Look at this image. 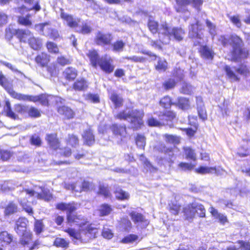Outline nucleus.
<instances>
[{"instance_id":"nucleus-1","label":"nucleus","mask_w":250,"mask_h":250,"mask_svg":"<svg viewBox=\"0 0 250 250\" xmlns=\"http://www.w3.org/2000/svg\"><path fill=\"white\" fill-rule=\"evenodd\" d=\"M218 42L223 46H227L229 44L231 45L232 49L230 53L232 62H236L241 59H247L250 56L249 50L243 47V39L236 34H231L228 38L225 35H221L218 39Z\"/></svg>"},{"instance_id":"nucleus-2","label":"nucleus","mask_w":250,"mask_h":250,"mask_svg":"<svg viewBox=\"0 0 250 250\" xmlns=\"http://www.w3.org/2000/svg\"><path fill=\"white\" fill-rule=\"evenodd\" d=\"M91 66L96 68L99 66L101 69L106 74L111 73L115 68L113 64V60L110 57H107L106 55L100 58L98 51L95 49L89 50L86 53Z\"/></svg>"},{"instance_id":"nucleus-3","label":"nucleus","mask_w":250,"mask_h":250,"mask_svg":"<svg viewBox=\"0 0 250 250\" xmlns=\"http://www.w3.org/2000/svg\"><path fill=\"white\" fill-rule=\"evenodd\" d=\"M49 147L54 151L59 150V154L62 158H69L72 156L73 151L68 146H62L61 142L56 132L48 133L45 137Z\"/></svg>"},{"instance_id":"nucleus-4","label":"nucleus","mask_w":250,"mask_h":250,"mask_svg":"<svg viewBox=\"0 0 250 250\" xmlns=\"http://www.w3.org/2000/svg\"><path fill=\"white\" fill-rule=\"evenodd\" d=\"M223 69L226 76L231 82H239L240 80L239 75L247 77L250 73L249 67L244 63L239 64L237 67H231L229 65H226Z\"/></svg>"},{"instance_id":"nucleus-5","label":"nucleus","mask_w":250,"mask_h":250,"mask_svg":"<svg viewBox=\"0 0 250 250\" xmlns=\"http://www.w3.org/2000/svg\"><path fill=\"white\" fill-rule=\"evenodd\" d=\"M158 119L153 117L149 118L146 121L148 126H160L168 122H172L176 118V113L172 110H166L160 112L158 114Z\"/></svg>"},{"instance_id":"nucleus-6","label":"nucleus","mask_w":250,"mask_h":250,"mask_svg":"<svg viewBox=\"0 0 250 250\" xmlns=\"http://www.w3.org/2000/svg\"><path fill=\"white\" fill-rule=\"evenodd\" d=\"M27 106L21 104H15L14 105V111L11 108L10 102L6 101L3 112L6 117L16 120L19 119L18 114L26 115Z\"/></svg>"},{"instance_id":"nucleus-7","label":"nucleus","mask_w":250,"mask_h":250,"mask_svg":"<svg viewBox=\"0 0 250 250\" xmlns=\"http://www.w3.org/2000/svg\"><path fill=\"white\" fill-rule=\"evenodd\" d=\"M183 71L180 68H176L173 71L171 77L166 80L162 83L163 88L166 91L174 89L178 81H183L184 79Z\"/></svg>"},{"instance_id":"nucleus-8","label":"nucleus","mask_w":250,"mask_h":250,"mask_svg":"<svg viewBox=\"0 0 250 250\" xmlns=\"http://www.w3.org/2000/svg\"><path fill=\"white\" fill-rule=\"evenodd\" d=\"M77 208V204L74 202H60L56 205L57 209L66 211V219H78V217L76 214Z\"/></svg>"},{"instance_id":"nucleus-9","label":"nucleus","mask_w":250,"mask_h":250,"mask_svg":"<svg viewBox=\"0 0 250 250\" xmlns=\"http://www.w3.org/2000/svg\"><path fill=\"white\" fill-rule=\"evenodd\" d=\"M160 30H163L162 32L158 33V40H152L150 42V45L155 48L162 49V44H167L165 39L167 35L170 34L169 33V26L166 23H163L160 25Z\"/></svg>"},{"instance_id":"nucleus-10","label":"nucleus","mask_w":250,"mask_h":250,"mask_svg":"<svg viewBox=\"0 0 250 250\" xmlns=\"http://www.w3.org/2000/svg\"><path fill=\"white\" fill-rule=\"evenodd\" d=\"M113 40V37L110 33H104L98 31L94 38V42L99 46H110Z\"/></svg>"},{"instance_id":"nucleus-11","label":"nucleus","mask_w":250,"mask_h":250,"mask_svg":"<svg viewBox=\"0 0 250 250\" xmlns=\"http://www.w3.org/2000/svg\"><path fill=\"white\" fill-rule=\"evenodd\" d=\"M189 30L190 38L194 39H202L203 33L202 31L204 30L203 24L199 21L190 25Z\"/></svg>"},{"instance_id":"nucleus-12","label":"nucleus","mask_w":250,"mask_h":250,"mask_svg":"<svg viewBox=\"0 0 250 250\" xmlns=\"http://www.w3.org/2000/svg\"><path fill=\"white\" fill-rule=\"evenodd\" d=\"M34 60L38 66L43 68L47 66L50 62L51 56L45 52H42L35 57Z\"/></svg>"},{"instance_id":"nucleus-13","label":"nucleus","mask_w":250,"mask_h":250,"mask_svg":"<svg viewBox=\"0 0 250 250\" xmlns=\"http://www.w3.org/2000/svg\"><path fill=\"white\" fill-rule=\"evenodd\" d=\"M59 114L62 117L64 120H69L73 119L75 116V111L70 107L66 105L59 106L57 108Z\"/></svg>"},{"instance_id":"nucleus-14","label":"nucleus","mask_w":250,"mask_h":250,"mask_svg":"<svg viewBox=\"0 0 250 250\" xmlns=\"http://www.w3.org/2000/svg\"><path fill=\"white\" fill-rule=\"evenodd\" d=\"M110 128L114 135L120 137L121 140L125 138L126 136L127 132L125 125L113 124L110 125Z\"/></svg>"},{"instance_id":"nucleus-15","label":"nucleus","mask_w":250,"mask_h":250,"mask_svg":"<svg viewBox=\"0 0 250 250\" xmlns=\"http://www.w3.org/2000/svg\"><path fill=\"white\" fill-rule=\"evenodd\" d=\"M78 75L77 70L72 66H68L66 67L62 73L63 78L65 80L68 82L74 81Z\"/></svg>"},{"instance_id":"nucleus-16","label":"nucleus","mask_w":250,"mask_h":250,"mask_svg":"<svg viewBox=\"0 0 250 250\" xmlns=\"http://www.w3.org/2000/svg\"><path fill=\"white\" fill-rule=\"evenodd\" d=\"M50 97L51 96L45 94H41L36 96L29 95V102H40L42 105L48 106L49 105V102Z\"/></svg>"},{"instance_id":"nucleus-17","label":"nucleus","mask_w":250,"mask_h":250,"mask_svg":"<svg viewBox=\"0 0 250 250\" xmlns=\"http://www.w3.org/2000/svg\"><path fill=\"white\" fill-rule=\"evenodd\" d=\"M198 52L202 58L209 60H212L215 54L213 50L207 45H201Z\"/></svg>"},{"instance_id":"nucleus-18","label":"nucleus","mask_w":250,"mask_h":250,"mask_svg":"<svg viewBox=\"0 0 250 250\" xmlns=\"http://www.w3.org/2000/svg\"><path fill=\"white\" fill-rule=\"evenodd\" d=\"M81 230L84 231L86 234L89 235L90 238H94L97 232V229L92 224H87L86 222H82L79 224Z\"/></svg>"},{"instance_id":"nucleus-19","label":"nucleus","mask_w":250,"mask_h":250,"mask_svg":"<svg viewBox=\"0 0 250 250\" xmlns=\"http://www.w3.org/2000/svg\"><path fill=\"white\" fill-rule=\"evenodd\" d=\"M82 138L83 140V143L88 146H91L95 141L93 130L90 128L84 130Z\"/></svg>"},{"instance_id":"nucleus-20","label":"nucleus","mask_w":250,"mask_h":250,"mask_svg":"<svg viewBox=\"0 0 250 250\" xmlns=\"http://www.w3.org/2000/svg\"><path fill=\"white\" fill-rule=\"evenodd\" d=\"M174 105L183 110H187L190 108V103L188 98L184 97H178Z\"/></svg>"},{"instance_id":"nucleus-21","label":"nucleus","mask_w":250,"mask_h":250,"mask_svg":"<svg viewBox=\"0 0 250 250\" xmlns=\"http://www.w3.org/2000/svg\"><path fill=\"white\" fill-rule=\"evenodd\" d=\"M170 34L167 35L166 37H170L172 36L174 39L178 41L181 42L184 39V36L185 35V31L181 27H174L172 28L171 32L169 31Z\"/></svg>"},{"instance_id":"nucleus-22","label":"nucleus","mask_w":250,"mask_h":250,"mask_svg":"<svg viewBox=\"0 0 250 250\" xmlns=\"http://www.w3.org/2000/svg\"><path fill=\"white\" fill-rule=\"evenodd\" d=\"M19 211L18 206L13 201L9 202L4 208V215L9 217L17 213Z\"/></svg>"},{"instance_id":"nucleus-23","label":"nucleus","mask_w":250,"mask_h":250,"mask_svg":"<svg viewBox=\"0 0 250 250\" xmlns=\"http://www.w3.org/2000/svg\"><path fill=\"white\" fill-rule=\"evenodd\" d=\"M159 104L162 108L166 110H170L168 109L172 105H174V102H173L172 98L169 95H165L161 98L159 101Z\"/></svg>"},{"instance_id":"nucleus-24","label":"nucleus","mask_w":250,"mask_h":250,"mask_svg":"<svg viewBox=\"0 0 250 250\" xmlns=\"http://www.w3.org/2000/svg\"><path fill=\"white\" fill-rule=\"evenodd\" d=\"M39 188L41 190V192L37 194L36 197L38 199L48 202L53 199V194L50 192L49 189L44 187H40Z\"/></svg>"},{"instance_id":"nucleus-25","label":"nucleus","mask_w":250,"mask_h":250,"mask_svg":"<svg viewBox=\"0 0 250 250\" xmlns=\"http://www.w3.org/2000/svg\"><path fill=\"white\" fill-rule=\"evenodd\" d=\"M88 87V84L84 78H80L75 81L72 85V88L75 91H82L85 90Z\"/></svg>"},{"instance_id":"nucleus-26","label":"nucleus","mask_w":250,"mask_h":250,"mask_svg":"<svg viewBox=\"0 0 250 250\" xmlns=\"http://www.w3.org/2000/svg\"><path fill=\"white\" fill-rule=\"evenodd\" d=\"M183 154L186 159L195 162L197 160V155L195 150L190 146L183 147Z\"/></svg>"},{"instance_id":"nucleus-27","label":"nucleus","mask_w":250,"mask_h":250,"mask_svg":"<svg viewBox=\"0 0 250 250\" xmlns=\"http://www.w3.org/2000/svg\"><path fill=\"white\" fill-rule=\"evenodd\" d=\"M96 194L98 196H102L104 198H110L112 197V194L108 186L104 184H100L98 187V190Z\"/></svg>"},{"instance_id":"nucleus-28","label":"nucleus","mask_w":250,"mask_h":250,"mask_svg":"<svg viewBox=\"0 0 250 250\" xmlns=\"http://www.w3.org/2000/svg\"><path fill=\"white\" fill-rule=\"evenodd\" d=\"M61 18L66 22L67 25L70 27H76L78 25L79 21H77L71 15L62 12L61 13Z\"/></svg>"},{"instance_id":"nucleus-29","label":"nucleus","mask_w":250,"mask_h":250,"mask_svg":"<svg viewBox=\"0 0 250 250\" xmlns=\"http://www.w3.org/2000/svg\"><path fill=\"white\" fill-rule=\"evenodd\" d=\"M27 42L30 47L34 50H40L42 47L41 40L33 36H31L29 38Z\"/></svg>"},{"instance_id":"nucleus-30","label":"nucleus","mask_w":250,"mask_h":250,"mask_svg":"<svg viewBox=\"0 0 250 250\" xmlns=\"http://www.w3.org/2000/svg\"><path fill=\"white\" fill-rule=\"evenodd\" d=\"M79 138L77 135L73 133L68 134L64 139L65 144L72 147H75L79 145Z\"/></svg>"},{"instance_id":"nucleus-31","label":"nucleus","mask_w":250,"mask_h":250,"mask_svg":"<svg viewBox=\"0 0 250 250\" xmlns=\"http://www.w3.org/2000/svg\"><path fill=\"white\" fill-rule=\"evenodd\" d=\"M27 222V220H17L15 227V230L18 234L21 235L24 233V232L28 231L26 229Z\"/></svg>"},{"instance_id":"nucleus-32","label":"nucleus","mask_w":250,"mask_h":250,"mask_svg":"<svg viewBox=\"0 0 250 250\" xmlns=\"http://www.w3.org/2000/svg\"><path fill=\"white\" fill-rule=\"evenodd\" d=\"M147 26L149 31L153 35L157 33L158 34V33L163 31V30H160L158 22L153 19L148 20Z\"/></svg>"},{"instance_id":"nucleus-33","label":"nucleus","mask_w":250,"mask_h":250,"mask_svg":"<svg viewBox=\"0 0 250 250\" xmlns=\"http://www.w3.org/2000/svg\"><path fill=\"white\" fill-rule=\"evenodd\" d=\"M109 99L111 101L116 108H120L123 105L124 99L116 92L111 94L109 96Z\"/></svg>"},{"instance_id":"nucleus-34","label":"nucleus","mask_w":250,"mask_h":250,"mask_svg":"<svg viewBox=\"0 0 250 250\" xmlns=\"http://www.w3.org/2000/svg\"><path fill=\"white\" fill-rule=\"evenodd\" d=\"M15 35L20 42H28V39L31 37V33L29 31L18 29L15 30Z\"/></svg>"},{"instance_id":"nucleus-35","label":"nucleus","mask_w":250,"mask_h":250,"mask_svg":"<svg viewBox=\"0 0 250 250\" xmlns=\"http://www.w3.org/2000/svg\"><path fill=\"white\" fill-rule=\"evenodd\" d=\"M42 111L34 106H27L26 116L30 118H38L41 117Z\"/></svg>"},{"instance_id":"nucleus-36","label":"nucleus","mask_w":250,"mask_h":250,"mask_svg":"<svg viewBox=\"0 0 250 250\" xmlns=\"http://www.w3.org/2000/svg\"><path fill=\"white\" fill-rule=\"evenodd\" d=\"M195 172L197 173L203 175L211 173H216L217 172V169L215 167H208L200 166L195 169Z\"/></svg>"},{"instance_id":"nucleus-37","label":"nucleus","mask_w":250,"mask_h":250,"mask_svg":"<svg viewBox=\"0 0 250 250\" xmlns=\"http://www.w3.org/2000/svg\"><path fill=\"white\" fill-rule=\"evenodd\" d=\"M112 211L111 206L106 203L101 204L97 209V211L100 216H107L110 214Z\"/></svg>"},{"instance_id":"nucleus-38","label":"nucleus","mask_w":250,"mask_h":250,"mask_svg":"<svg viewBox=\"0 0 250 250\" xmlns=\"http://www.w3.org/2000/svg\"><path fill=\"white\" fill-rule=\"evenodd\" d=\"M195 211L194 203H190L188 204L186 207H184L183 212L184 215L187 218H193L195 217Z\"/></svg>"},{"instance_id":"nucleus-39","label":"nucleus","mask_w":250,"mask_h":250,"mask_svg":"<svg viewBox=\"0 0 250 250\" xmlns=\"http://www.w3.org/2000/svg\"><path fill=\"white\" fill-rule=\"evenodd\" d=\"M130 119H131V123L133 125L134 129L140 128L143 125V115H132L131 114Z\"/></svg>"},{"instance_id":"nucleus-40","label":"nucleus","mask_w":250,"mask_h":250,"mask_svg":"<svg viewBox=\"0 0 250 250\" xmlns=\"http://www.w3.org/2000/svg\"><path fill=\"white\" fill-rule=\"evenodd\" d=\"M114 193L115 195L116 199L120 201L128 200L129 199V194L127 192L123 190L121 188H117L114 191Z\"/></svg>"},{"instance_id":"nucleus-41","label":"nucleus","mask_w":250,"mask_h":250,"mask_svg":"<svg viewBox=\"0 0 250 250\" xmlns=\"http://www.w3.org/2000/svg\"><path fill=\"white\" fill-rule=\"evenodd\" d=\"M175 2L174 9L178 13L184 11V8L191 4L190 0H175Z\"/></svg>"},{"instance_id":"nucleus-42","label":"nucleus","mask_w":250,"mask_h":250,"mask_svg":"<svg viewBox=\"0 0 250 250\" xmlns=\"http://www.w3.org/2000/svg\"><path fill=\"white\" fill-rule=\"evenodd\" d=\"M163 137L165 139L166 142L167 144L178 145L181 141V138L176 135L165 134Z\"/></svg>"},{"instance_id":"nucleus-43","label":"nucleus","mask_w":250,"mask_h":250,"mask_svg":"<svg viewBox=\"0 0 250 250\" xmlns=\"http://www.w3.org/2000/svg\"><path fill=\"white\" fill-rule=\"evenodd\" d=\"M125 43L121 40H117L113 43H111L112 50L115 52H120L123 51Z\"/></svg>"},{"instance_id":"nucleus-44","label":"nucleus","mask_w":250,"mask_h":250,"mask_svg":"<svg viewBox=\"0 0 250 250\" xmlns=\"http://www.w3.org/2000/svg\"><path fill=\"white\" fill-rule=\"evenodd\" d=\"M45 46L49 53L54 54L60 53L59 48L56 43L52 42H47Z\"/></svg>"},{"instance_id":"nucleus-45","label":"nucleus","mask_w":250,"mask_h":250,"mask_svg":"<svg viewBox=\"0 0 250 250\" xmlns=\"http://www.w3.org/2000/svg\"><path fill=\"white\" fill-rule=\"evenodd\" d=\"M20 238V243L23 246L28 245L32 241V234L30 231L24 232L22 234Z\"/></svg>"},{"instance_id":"nucleus-46","label":"nucleus","mask_w":250,"mask_h":250,"mask_svg":"<svg viewBox=\"0 0 250 250\" xmlns=\"http://www.w3.org/2000/svg\"><path fill=\"white\" fill-rule=\"evenodd\" d=\"M195 217L204 218L206 217V209L204 206L201 204H194Z\"/></svg>"},{"instance_id":"nucleus-47","label":"nucleus","mask_w":250,"mask_h":250,"mask_svg":"<svg viewBox=\"0 0 250 250\" xmlns=\"http://www.w3.org/2000/svg\"><path fill=\"white\" fill-rule=\"evenodd\" d=\"M131 113H128L125 110H122L114 115V118L120 121H126L130 119Z\"/></svg>"},{"instance_id":"nucleus-48","label":"nucleus","mask_w":250,"mask_h":250,"mask_svg":"<svg viewBox=\"0 0 250 250\" xmlns=\"http://www.w3.org/2000/svg\"><path fill=\"white\" fill-rule=\"evenodd\" d=\"M31 15L28 14L25 17L19 16L18 18V22L19 24L25 26H31L32 21L30 20Z\"/></svg>"},{"instance_id":"nucleus-49","label":"nucleus","mask_w":250,"mask_h":250,"mask_svg":"<svg viewBox=\"0 0 250 250\" xmlns=\"http://www.w3.org/2000/svg\"><path fill=\"white\" fill-rule=\"evenodd\" d=\"M47 72L50 74L51 77L56 76L59 72V68L57 64L55 63H53L50 65H47V66L45 67Z\"/></svg>"},{"instance_id":"nucleus-50","label":"nucleus","mask_w":250,"mask_h":250,"mask_svg":"<svg viewBox=\"0 0 250 250\" xmlns=\"http://www.w3.org/2000/svg\"><path fill=\"white\" fill-rule=\"evenodd\" d=\"M156 150L160 153L169 154L173 152V148L172 147H167L164 144H161L157 147Z\"/></svg>"},{"instance_id":"nucleus-51","label":"nucleus","mask_w":250,"mask_h":250,"mask_svg":"<svg viewBox=\"0 0 250 250\" xmlns=\"http://www.w3.org/2000/svg\"><path fill=\"white\" fill-rule=\"evenodd\" d=\"M10 94L12 98L19 101H29V95L18 93L14 91L10 92Z\"/></svg>"},{"instance_id":"nucleus-52","label":"nucleus","mask_w":250,"mask_h":250,"mask_svg":"<svg viewBox=\"0 0 250 250\" xmlns=\"http://www.w3.org/2000/svg\"><path fill=\"white\" fill-rule=\"evenodd\" d=\"M178 166L182 170L191 171L195 168V164L191 163L180 162Z\"/></svg>"},{"instance_id":"nucleus-53","label":"nucleus","mask_w":250,"mask_h":250,"mask_svg":"<svg viewBox=\"0 0 250 250\" xmlns=\"http://www.w3.org/2000/svg\"><path fill=\"white\" fill-rule=\"evenodd\" d=\"M135 143L140 148L144 149L146 146V138L141 134H138L135 138Z\"/></svg>"},{"instance_id":"nucleus-54","label":"nucleus","mask_w":250,"mask_h":250,"mask_svg":"<svg viewBox=\"0 0 250 250\" xmlns=\"http://www.w3.org/2000/svg\"><path fill=\"white\" fill-rule=\"evenodd\" d=\"M192 92L191 85L186 82H183L180 89V92L183 94L190 95Z\"/></svg>"},{"instance_id":"nucleus-55","label":"nucleus","mask_w":250,"mask_h":250,"mask_svg":"<svg viewBox=\"0 0 250 250\" xmlns=\"http://www.w3.org/2000/svg\"><path fill=\"white\" fill-rule=\"evenodd\" d=\"M69 235L72 237L73 240L82 241L81 234L72 229H68L65 230Z\"/></svg>"},{"instance_id":"nucleus-56","label":"nucleus","mask_w":250,"mask_h":250,"mask_svg":"<svg viewBox=\"0 0 250 250\" xmlns=\"http://www.w3.org/2000/svg\"><path fill=\"white\" fill-rule=\"evenodd\" d=\"M41 9V6L40 5V3L39 1H37L34 6L30 8H27L25 6L21 5L20 7L18 8L19 12L20 13H22V10H25L26 11H29L30 10H34L35 12H37L40 11Z\"/></svg>"},{"instance_id":"nucleus-57","label":"nucleus","mask_w":250,"mask_h":250,"mask_svg":"<svg viewBox=\"0 0 250 250\" xmlns=\"http://www.w3.org/2000/svg\"><path fill=\"white\" fill-rule=\"evenodd\" d=\"M12 240V236L7 231H2L0 233V241L5 243L6 244H9Z\"/></svg>"},{"instance_id":"nucleus-58","label":"nucleus","mask_w":250,"mask_h":250,"mask_svg":"<svg viewBox=\"0 0 250 250\" xmlns=\"http://www.w3.org/2000/svg\"><path fill=\"white\" fill-rule=\"evenodd\" d=\"M181 208L180 205L172 203L169 205L168 210L171 214L176 215L179 214Z\"/></svg>"},{"instance_id":"nucleus-59","label":"nucleus","mask_w":250,"mask_h":250,"mask_svg":"<svg viewBox=\"0 0 250 250\" xmlns=\"http://www.w3.org/2000/svg\"><path fill=\"white\" fill-rule=\"evenodd\" d=\"M197 110L198 115L201 120L206 121L208 119V115L204 105L198 106Z\"/></svg>"},{"instance_id":"nucleus-60","label":"nucleus","mask_w":250,"mask_h":250,"mask_svg":"<svg viewBox=\"0 0 250 250\" xmlns=\"http://www.w3.org/2000/svg\"><path fill=\"white\" fill-rule=\"evenodd\" d=\"M30 143L37 147L42 146V141L40 137L37 135H33L30 138Z\"/></svg>"},{"instance_id":"nucleus-61","label":"nucleus","mask_w":250,"mask_h":250,"mask_svg":"<svg viewBox=\"0 0 250 250\" xmlns=\"http://www.w3.org/2000/svg\"><path fill=\"white\" fill-rule=\"evenodd\" d=\"M57 64H58L61 66H65L71 63L70 60L64 56H60L58 57L56 60Z\"/></svg>"},{"instance_id":"nucleus-62","label":"nucleus","mask_w":250,"mask_h":250,"mask_svg":"<svg viewBox=\"0 0 250 250\" xmlns=\"http://www.w3.org/2000/svg\"><path fill=\"white\" fill-rule=\"evenodd\" d=\"M20 204L22 209L25 211L29 216H33L34 211L32 207L26 203L20 202Z\"/></svg>"},{"instance_id":"nucleus-63","label":"nucleus","mask_w":250,"mask_h":250,"mask_svg":"<svg viewBox=\"0 0 250 250\" xmlns=\"http://www.w3.org/2000/svg\"><path fill=\"white\" fill-rule=\"evenodd\" d=\"M139 237L135 234H130L124 238H123L122 240V242L123 243H132L138 240Z\"/></svg>"},{"instance_id":"nucleus-64","label":"nucleus","mask_w":250,"mask_h":250,"mask_svg":"<svg viewBox=\"0 0 250 250\" xmlns=\"http://www.w3.org/2000/svg\"><path fill=\"white\" fill-rule=\"evenodd\" d=\"M54 245L58 247L67 248L68 242L62 238H57L54 241Z\"/></svg>"}]
</instances>
